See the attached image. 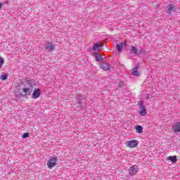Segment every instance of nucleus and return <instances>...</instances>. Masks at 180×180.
Returning <instances> with one entry per match:
<instances>
[{
  "label": "nucleus",
  "mask_w": 180,
  "mask_h": 180,
  "mask_svg": "<svg viewBox=\"0 0 180 180\" xmlns=\"http://www.w3.org/2000/svg\"><path fill=\"white\" fill-rule=\"evenodd\" d=\"M57 157H50L46 163L48 168H50V169L54 168L57 165Z\"/></svg>",
  "instance_id": "nucleus-1"
},
{
  "label": "nucleus",
  "mask_w": 180,
  "mask_h": 180,
  "mask_svg": "<svg viewBox=\"0 0 180 180\" xmlns=\"http://www.w3.org/2000/svg\"><path fill=\"white\" fill-rule=\"evenodd\" d=\"M139 141L137 140H131L127 141L125 142V146L129 148H134L136 146H138Z\"/></svg>",
  "instance_id": "nucleus-2"
},
{
  "label": "nucleus",
  "mask_w": 180,
  "mask_h": 180,
  "mask_svg": "<svg viewBox=\"0 0 180 180\" xmlns=\"http://www.w3.org/2000/svg\"><path fill=\"white\" fill-rule=\"evenodd\" d=\"M139 108L141 110L139 115H141V116H146V115H147V110H146V107L143 105V102L139 103Z\"/></svg>",
  "instance_id": "nucleus-3"
},
{
  "label": "nucleus",
  "mask_w": 180,
  "mask_h": 180,
  "mask_svg": "<svg viewBox=\"0 0 180 180\" xmlns=\"http://www.w3.org/2000/svg\"><path fill=\"white\" fill-rule=\"evenodd\" d=\"M41 94V91H40V89H35L32 93V98L37 99L38 98H40Z\"/></svg>",
  "instance_id": "nucleus-4"
},
{
  "label": "nucleus",
  "mask_w": 180,
  "mask_h": 180,
  "mask_svg": "<svg viewBox=\"0 0 180 180\" xmlns=\"http://www.w3.org/2000/svg\"><path fill=\"white\" fill-rule=\"evenodd\" d=\"M127 43V41H124V42H122L120 44H115V47L119 53L122 51V49H123V47H124V46H126Z\"/></svg>",
  "instance_id": "nucleus-5"
},
{
  "label": "nucleus",
  "mask_w": 180,
  "mask_h": 180,
  "mask_svg": "<svg viewBox=\"0 0 180 180\" xmlns=\"http://www.w3.org/2000/svg\"><path fill=\"white\" fill-rule=\"evenodd\" d=\"M137 173V166H131L129 169V175H135Z\"/></svg>",
  "instance_id": "nucleus-6"
},
{
  "label": "nucleus",
  "mask_w": 180,
  "mask_h": 180,
  "mask_svg": "<svg viewBox=\"0 0 180 180\" xmlns=\"http://www.w3.org/2000/svg\"><path fill=\"white\" fill-rule=\"evenodd\" d=\"M101 68L104 71H108L110 70L109 64L108 63L103 62L100 64Z\"/></svg>",
  "instance_id": "nucleus-7"
},
{
  "label": "nucleus",
  "mask_w": 180,
  "mask_h": 180,
  "mask_svg": "<svg viewBox=\"0 0 180 180\" xmlns=\"http://www.w3.org/2000/svg\"><path fill=\"white\" fill-rule=\"evenodd\" d=\"M173 129H174V133H179V131H180V122H176L173 125Z\"/></svg>",
  "instance_id": "nucleus-8"
},
{
  "label": "nucleus",
  "mask_w": 180,
  "mask_h": 180,
  "mask_svg": "<svg viewBox=\"0 0 180 180\" xmlns=\"http://www.w3.org/2000/svg\"><path fill=\"white\" fill-rule=\"evenodd\" d=\"M166 160L167 161H171V162H172V164H175V162H176V161H178V159L176 158V155L169 156L166 158Z\"/></svg>",
  "instance_id": "nucleus-9"
},
{
  "label": "nucleus",
  "mask_w": 180,
  "mask_h": 180,
  "mask_svg": "<svg viewBox=\"0 0 180 180\" xmlns=\"http://www.w3.org/2000/svg\"><path fill=\"white\" fill-rule=\"evenodd\" d=\"M94 57L96 58V60L98 62L103 61V58H102V55H101V53H95Z\"/></svg>",
  "instance_id": "nucleus-10"
},
{
  "label": "nucleus",
  "mask_w": 180,
  "mask_h": 180,
  "mask_svg": "<svg viewBox=\"0 0 180 180\" xmlns=\"http://www.w3.org/2000/svg\"><path fill=\"white\" fill-rule=\"evenodd\" d=\"M46 49V50H48V51H53V50L54 49V46L51 43H47Z\"/></svg>",
  "instance_id": "nucleus-11"
},
{
  "label": "nucleus",
  "mask_w": 180,
  "mask_h": 180,
  "mask_svg": "<svg viewBox=\"0 0 180 180\" xmlns=\"http://www.w3.org/2000/svg\"><path fill=\"white\" fill-rule=\"evenodd\" d=\"M134 129H135L136 133H139V134L143 133V127H141L140 125H136L134 127Z\"/></svg>",
  "instance_id": "nucleus-12"
},
{
  "label": "nucleus",
  "mask_w": 180,
  "mask_h": 180,
  "mask_svg": "<svg viewBox=\"0 0 180 180\" xmlns=\"http://www.w3.org/2000/svg\"><path fill=\"white\" fill-rule=\"evenodd\" d=\"M137 70H139V66H136L134 68V71L132 72V75H134V77H139V71Z\"/></svg>",
  "instance_id": "nucleus-13"
},
{
  "label": "nucleus",
  "mask_w": 180,
  "mask_h": 180,
  "mask_svg": "<svg viewBox=\"0 0 180 180\" xmlns=\"http://www.w3.org/2000/svg\"><path fill=\"white\" fill-rule=\"evenodd\" d=\"M23 93L26 94L27 95H30V94H32V89L30 88H25L23 89Z\"/></svg>",
  "instance_id": "nucleus-14"
},
{
  "label": "nucleus",
  "mask_w": 180,
  "mask_h": 180,
  "mask_svg": "<svg viewBox=\"0 0 180 180\" xmlns=\"http://www.w3.org/2000/svg\"><path fill=\"white\" fill-rule=\"evenodd\" d=\"M172 11H174V5L170 4L168 6L167 13H169V15H171V12H172Z\"/></svg>",
  "instance_id": "nucleus-15"
},
{
  "label": "nucleus",
  "mask_w": 180,
  "mask_h": 180,
  "mask_svg": "<svg viewBox=\"0 0 180 180\" xmlns=\"http://www.w3.org/2000/svg\"><path fill=\"white\" fill-rule=\"evenodd\" d=\"M137 51H138L137 48L133 46H131V54H136Z\"/></svg>",
  "instance_id": "nucleus-16"
},
{
  "label": "nucleus",
  "mask_w": 180,
  "mask_h": 180,
  "mask_svg": "<svg viewBox=\"0 0 180 180\" xmlns=\"http://www.w3.org/2000/svg\"><path fill=\"white\" fill-rule=\"evenodd\" d=\"M100 49H101V44H99L98 43L94 44L93 50L96 51V50H99Z\"/></svg>",
  "instance_id": "nucleus-17"
},
{
  "label": "nucleus",
  "mask_w": 180,
  "mask_h": 180,
  "mask_svg": "<svg viewBox=\"0 0 180 180\" xmlns=\"http://www.w3.org/2000/svg\"><path fill=\"white\" fill-rule=\"evenodd\" d=\"M7 78H8V76H6L5 75H2L1 76V79H2V81H6Z\"/></svg>",
  "instance_id": "nucleus-18"
},
{
  "label": "nucleus",
  "mask_w": 180,
  "mask_h": 180,
  "mask_svg": "<svg viewBox=\"0 0 180 180\" xmlns=\"http://www.w3.org/2000/svg\"><path fill=\"white\" fill-rule=\"evenodd\" d=\"M4 63H5L4 60V58L0 57V68H2V65H4Z\"/></svg>",
  "instance_id": "nucleus-19"
},
{
  "label": "nucleus",
  "mask_w": 180,
  "mask_h": 180,
  "mask_svg": "<svg viewBox=\"0 0 180 180\" xmlns=\"http://www.w3.org/2000/svg\"><path fill=\"white\" fill-rule=\"evenodd\" d=\"M77 106H79L81 108V109H82V108H85V104H82L81 103H79V105Z\"/></svg>",
  "instance_id": "nucleus-20"
},
{
  "label": "nucleus",
  "mask_w": 180,
  "mask_h": 180,
  "mask_svg": "<svg viewBox=\"0 0 180 180\" xmlns=\"http://www.w3.org/2000/svg\"><path fill=\"white\" fill-rule=\"evenodd\" d=\"M29 137V133H25L23 134V139H27Z\"/></svg>",
  "instance_id": "nucleus-21"
},
{
  "label": "nucleus",
  "mask_w": 180,
  "mask_h": 180,
  "mask_svg": "<svg viewBox=\"0 0 180 180\" xmlns=\"http://www.w3.org/2000/svg\"><path fill=\"white\" fill-rule=\"evenodd\" d=\"M77 99H79V101H81L82 99V96H80V95H78L77 97H76Z\"/></svg>",
  "instance_id": "nucleus-22"
},
{
  "label": "nucleus",
  "mask_w": 180,
  "mask_h": 180,
  "mask_svg": "<svg viewBox=\"0 0 180 180\" xmlns=\"http://www.w3.org/2000/svg\"><path fill=\"white\" fill-rule=\"evenodd\" d=\"M143 49H140V50L139 51V52H138V54L140 55V54L143 53Z\"/></svg>",
  "instance_id": "nucleus-23"
},
{
  "label": "nucleus",
  "mask_w": 180,
  "mask_h": 180,
  "mask_svg": "<svg viewBox=\"0 0 180 180\" xmlns=\"http://www.w3.org/2000/svg\"><path fill=\"white\" fill-rule=\"evenodd\" d=\"M3 5H4V4H0V9H1V8H2Z\"/></svg>",
  "instance_id": "nucleus-24"
}]
</instances>
